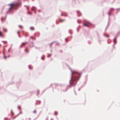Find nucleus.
<instances>
[{"label":"nucleus","instance_id":"f257e3e1","mask_svg":"<svg viewBox=\"0 0 120 120\" xmlns=\"http://www.w3.org/2000/svg\"><path fill=\"white\" fill-rule=\"evenodd\" d=\"M71 80L70 81V85L72 86L75 85L77 83V82L81 77V74L77 73L75 71H71Z\"/></svg>","mask_w":120,"mask_h":120},{"label":"nucleus","instance_id":"f03ea898","mask_svg":"<svg viewBox=\"0 0 120 120\" xmlns=\"http://www.w3.org/2000/svg\"><path fill=\"white\" fill-rule=\"evenodd\" d=\"M9 5L11 6V7L9 8V10H10L15 5V4L13 3H12L10 4Z\"/></svg>","mask_w":120,"mask_h":120},{"label":"nucleus","instance_id":"7ed1b4c3","mask_svg":"<svg viewBox=\"0 0 120 120\" xmlns=\"http://www.w3.org/2000/svg\"><path fill=\"white\" fill-rule=\"evenodd\" d=\"M27 42H25L22 43V45H21V47L25 45L26 44H27Z\"/></svg>","mask_w":120,"mask_h":120},{"label":"nucleus","instance_id":"20e7f679","mask_svg":"<svg viewBox=\"0 0 120 120\" xmlns=\"http://www.w3.org/2000/svg\"><path fill=\"white\" fill-rule=\"evenodd\" d=\"M84 25L86 26L89 27V23H84Z\"/></svg>","mask_w":120,"mask_h":120},{"label":"nucleus","instance_id":"39448f33","mask_svg":"<svg viewBox=\"0 0 120 120\" xmlns=\"http://www.w3.org/2000/svg\"><path fill=\"white\" fill-rule=\"evenodd\" d=\"M24 50L27 53H28L29 52V50L27 48H26Z\"/></svg>","mask_w":120,"mask_h":120},{"label":"nucleus","instance_id":"423d86ee","mask_svg":"<svg viewBox=\"0 0 120 120\" xmlns=\"http://www.w3.org/2000/svg\"><path fill=\"white\" fill-rule=\"evenodd\" d=\"M35 9V8L34 7H32L31 8V10L33 11H34Z\"/></svg>","mask_w":120,"mask_h":120},{"label":"nucleus","instance_id":"0eeeda50","mask_svg":"<svg viewBox=\"0 0 120 120\" xmlns=\"http://www.w3.org/2000/svg\"><path fill=\"white\" fill-rule=\"evenodd\" d=\"M113 41L114 43V44H115L116 43V38L114 39L113 40Z\"/></svg>","mask_w":120,"mask_h":120},{"label":"nucleus","instance_id":"6e6552de","mask_svg":"<svg viewBox=\"0 0 120 120\" xmlns=\"http://www.w3.org/2000/svg\"><path fill=\"white\" fill-rule=\"evenodd\" d=\"M3 31L4 32H7V30L6 29L3 28Z\"/></svg>","mask_w":120,"mask_h":120},{"label":"nucleus","instance_id":"1a4fd4ad","mask_svg":"<svg viewBox=\"0 0 120 120\" xmlns=\"http://www.w3.org/2000/svg\"><path fill=\"white\" fill-rule=\"evenodd\" d=\"M65 20V19H60V22H62L64 21Z\"/></svg>","mask_w":120,"mask_h":120},{"label":"nucleus","instance_id":"9d476101","mask_svg":"<svg viewBox=\"0 0 120 120\" xmlns=\"http://www.w3.org/2000/svg\"><path fill=\"white\" fill-rule=\"evenodd\" d=\"M2 32H0V37H1L2 36Z\"/></svg>","mask_w":120,"mask_h":120},{"label":"nucleus","instance_id":"9b49d317","mask_svg":"<svg viewBox=\"0 0 120 120\" xmlns=\"http://www.w3.org/2000/svg\"><path fill=\"white\" fill-rule=\"evenodd\" d=\"M30 29L31 30H34V27H31L30 28Z\"/></svg>","mask_w":120,"mask_h":120},{"label":"nucleus","instance_id":"f8f14e48","mask_svg":"<svg viewBox=\"0 0 120 120\" xmlns=\"http://www.w3.org/2000/svg\"><path fill=\"white\" fill-rule=\"evenodd\" d=\"M41 59L43 60H44V56H43L41 58Z\"/></svg>","mask_w":120,"mask_h":120},{"label":"nucleus","instance_id":"ddd939ff","mask_svg":"<svg viewBox=\"0 0 120 120\" xmlns=\"http://www.w3.org/2000/svg\"><path fill=\"white\" fill-rule=\"evenodd\" d=\"M19 27H20V28H23V27H22V26H21V25H19Z\"/></svg>","mask_w":120,"mask_h":120},{"label":"nucleus","instance_id":"4468645a","mask_svg":"<svg viewBox=\"0 0 120 120\" xmlns=\"http://www.w3.org/2000/svg\"><path fill=\"white\" fill-rule=\"evenodd\" d=\"M18 108L20 110L21 109V108L20 106H18Z\"/></svg>","mask_w":120,"mask_h":120},{"label":"nucleus","instance_id":"2eb2a0df","mask_svg":"<svg viewBox=\"0 0 120 120\" xmlns=\"http://www.w3.org/2000/svg\"><path fill=\"white\" fill-rule=\"evenodd\" d=\"M33 112L34 113H35L36 112V110H34Z\"/></svg>","mask_w":120,"mask_h":120},{"label":"nucleus","instance_id":"dca6fc26","mask_svg":"<svg viewBox=\"0 0 120 120\" xmlns=\"http://www.w3.org/2000/svg\"><path fill=\"white\" fill-rule=\"evenodd\" d=\"M1 20L2 21H3L4 20V19L3 18H1Z\"/></svg>","mask_w":120,"mask_h":120},{"label":"nucleus","instance_id":"f3484780","mask_svg":"<svg viewBox=\"0 0 120 120\" xmlns=\"http://www.w3.org/2000/svg\"><path fill=\"white\" fill-rule=\"evenodd\" d=\"M20 32L19 31H18L17 32V33L19 34V36L20 37L19 35V33Z\"/></svg>","mask_w":120,"mask_h":120},{"label":"nucleus","instance_id":"a211bd4d","mask_svg":"<svg viewBox=\"0 0 120 120\" xmlns=\"http://www.w3.org/2000/svg\"><path fill=\"white\" fill-rule=\"evenodd\" d=\"M55 115H56L57 114V112H55Z\"/></svg>","mask_w":120,"mask_h":120},{"label":"nucleus","instance_id":"6ab92c4d","mask_svg":"<svg viewBox=\"0 0 120 120\" xmlns=\"http://www.w3.org/2000/svg\"><path fill=\"white\" fill-rule=\"evenodd\" d=\"M37 94H38L39 93V91H37Z\"/></svg>","mask_w":120,"mask_h":120},{"label":"nucleus","instance_id":"aec40b11","mask_svg":"<svg viewBox=\"0 0 120 120\" xmlns=\"http://www.w3.org/2000/svg\"><path fill=\"white\" fill-rule=\"evenodd\" d=\"M4 58L5 59H6V56H5L4 57Z\"/></svg>","mask_w":120,"mask_h":120},{"label":"nucleus","instance_id":"412c9836","mask_svg":"<svg viewBox=\"0 0 120 120\" xmlns=\"http://www.w3.org/2000/svg\"><path fill=\"white\" fill-rule=\"evenodd\" d=\"M28 13L30 14H31V13L28 12Z\"/></svg>","mask_w":120,"mask_h":120},{"label":"nucleus","instance_id":"4be33fe9","mask_svg":"<svg viewBox=\"0 0 120 120\" xmlns=\"http://www.w3.org/2000/svg\"><path fill=\"white\" fill-rule=\"evenodd\" d=\"M27 9H28V8H29L28 7H27Z\"/></svg>","mask_w":120,"mask_h":120},{"label":"nucleus","instance_id":"5701e85b","mask_svg":"<svg viewBox=\"0 0 120 120\" xmlns=\"http://www.w3.org/2000/svg\"><path fill=\"white\" fill-rule=\"evenodd\" d=\"M11 112L12 113H12H13V112H12V110H11Z\"/></svg>","mask_w":120,"mask_h":120},{"label":"nucleus","instance_id":"b1692460","mask_svg":"<svg viewBox=\"0 0 120 120\" xmlns=\"http://www.w3.org/2000/svg\"><path fill=\"white\" fill-rule=\"evenodd\" d=\"M106 37H109V36H106Z\"/></svg>","mask_w":120,"mask_h":120},{"label":"nucleus","instance_id":"393cba45","mask_svg":"<svg viewBox=\"0 0 120 120\" xmlns=\"http://www.w3.org/2000/svg\"><path fill=\"white\" fill-rule=\"evenodd\" d=\"M33 38V37H30V38Z\"/></svg>","mask_w":120,"mask_h":120},{"label":"nucleus","instance_id":"a878e982","mask_svg":"<svg viewBox=\"0 0 120 120\" xmlns=\"http://www.w3.org/2000/svg\"><path fill=\"white\" fill-rule=\"evenodd\" d=\"M9 51H10V49H9L8 50V52H9Z\"/></svg>","mask_w":120,"mask_h":120},{"label":"nucleus","instance_id":"bb28decb","mask_svg":"<svg viewBox=\"0 0 120 120\" xmlns=\"http://www.w3.org/2000/svg\"><path fill=\"white\" fill-rule=\"evenodd\" d=\"M61 15L62 16H63V15L62 14H61Z\"/></svg>","mask_w":120,"mask_h":120},{"label":"nucleus","instance_id":"cd10ccee","mask_svg":"<svg viewBox=\"0 0 120 120\" xmlns=\"http://www.w3.org/2000/svg\"><path fill=\"white\" fill-rule=\"evenodd\" d=\"M67 39H65V40H66V41H67Z\"/></svg>","mask_w":120,"mask_h":120},{"label":"nucleus","instance_id":"c85d7f7f","mask_svg":"<svg viewBox=\"0 0 120 120\" xmlns=\"http://www.w3.org/2000/svg\"><path fill=\"white\" fill-rule=\"evenodd\" d=\"M65 16H67V15H65Z\"/></svg>","mask_w":120,"mask_h":120},{"label":"nucleus","instance_id":"c756f323","mask_svg":"<svg viewBox=\"0 0 120 120\" xmlns=\"http://www.w3.org/2000/svg\"><path fill=\"white\" fill-rule=\"evenodd\" d=\"M33 1L34 0H32Z\"/></svg>","mask_w":120,"mask_h":120}]
</instances>
